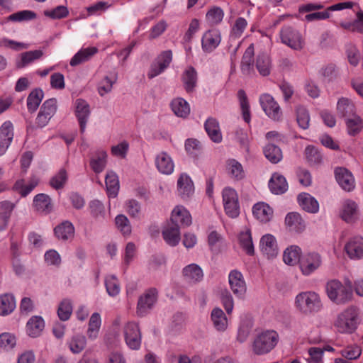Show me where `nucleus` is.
Instances as JSON below:
<instances>
[{
  "mask_svg": "<svg viewBox=\"0 0 363 363\" xmlns=\"http://www.w3.org/2000/svg\"><path fill=\"white\" fill-rule=\"evenodd\" d=\"M341 355L347 359H357L362 354V349L357 345H350L340 351Z\"/></svg>",
  "mask_w": 363,
  "mask_h": 363,
  "instance_id": "obj_60",
  "label": "nucleus"
},
{
  "mask_svg": "<svg viewBox=\"0 0 363 363\" xmlns=\"http://www.w3.org/2000/svg\"><path fill=\"white\" fill-rule=\"evenodd\" d=\"M55 234L58 239L67 240L74 237V228L70 222L65 221L55 228Z\"/></svg>",
  "mask_w": 363,
  "mask_h": 363,
  "instance_id": "obj_34",
  "label": "nucleus"
},
{
  "mask_svg": "<svg viewBox=\"0 0 363 363\" xmlns=\"http://www.w3.org/2000/svg\"><path fill=\"white\" fill-rule=\"evenodd\" d=\"M281 42L294 50H301L305 45L304 39L298 30L284 26L280 31Z\"/></svg>",
  "mask_w": 363,
  "mask_h": 363,
  "instance_id": "obj_5",
  "label": "nucleus"
},
{
  "mask_svg": "<svg viewBox=\"0 0 363 363\" xmlns=\"http://www.w3.org/2000/svg\"><path fill=\"white\" fill-rule=\"evenodd\" d=\"M101 325V318L100 314L99 313H94L89 319L87 330V335L89 339L95 340L98 337Z\"/></svg>",
  "mask_w": 363,
  "mask_h": 363,
  "instance_id": "obj_43",
  "label": "nucleus"
},
{
  "mask_svg": "<svg viewBox=\"0 0 363 363\" xmlns=\"http://www.w3.org/2000/svg\"><path fill=\"white\" fill-rule=\"evenodd\" d=\"M67 180V174L64 169L60 171L52 177L50 180V185L55 189H62Z\"/></svg>",
  "mask_w": 363,
  "mask_h": 363,
  "instance_id": "obj_54",
  "label": "nucleus"
},
{
  "mask_svg": "<svg viewBox=\"0 0 363 363\" xmlns=\"http://www.w3.org/2000/svg\"><path fill=\"white\" fill-rule=\"evenodd\" d=\"M239 240L241 247L246 253L249 255H252L255 250L250 231L247 230L241 233L239 235Z\"/></svg>",
  "mask_w": 363,
  "mask_h": 363,
  "instance_id": "obj_50",
  "label": "nucleus"
},
{
  "mask_svg": "<svg viewBox=\"0 0 363 363\" xmlns=\"http://www.w3.org/2000/svg\"><path fill=\"white\" fill-rule=\"evenodd\" d=\"M172 60V52L171 50H165L161 52L156 62L151 65L147 74L148 78L152 79L163 72L169 67Z\"/></svg>",
  "mask_w": 363,
  "mask_h": 363,
  "instance_id": "obj_10",
  "label": "nucleus"
},
{
  "mask_svg": "<svg viewBox=\"0 0 363 363\" xmlns=\"http://www.w3.org/2000/svg\"><path fill=\"white\" fill-rule=\"evenodd\" d=\"M278 334L274 330H267L259 334L252 344L255 354L262 355L270 352L277 344Z\"/></svg>",
  "mask_w": 363,
  "mask_h": 363,
  "instance_id": "obj_3",
  "label": "nucleus"
},
{
  "mask_svg": "<svg viewBox=\"0 0 363 363\" xmlns=\"http://www.w3.org/2000/svg\"><path fill=\"white\" fill-rule=\"evenodd\" d=\"M298 201L301 208L311 213L318 211L319 203L317 200L308 193H301L298 196Z\"/></svg>",
  "mask_w": 363,
  "mask_h": 363,
  "instance_id": "obj_25",
  "label": "nucleus"
},
{
  "mask_svg": "<svg viewBox=\"0 0 363 363\" xmlns=\"http://www.w3.org/2000/svg\"><path fill=\"white\" fill-rule=\"evenodd\" d=\"M75 104L76 116L79 123L80 131L83 133L85 130L86 122L90 116L89 105L86 101L82 99H77Z\"/></svg>",
  "mask_w": 363,
  "mask_h": 363,
  "instance_id": "obj_19",
  "label": "nucleus"
},
{
  "mask_svg": "<svg viewBox=\"0 0 363 363\" xmlns=\"http://www.w3.org/2000/svg\"><path fill=\"white\" fill-rule=\"evenodd\" d=\"M170 221L172 224L179 228L188 227L192 223L191 214L182 206H177L173 209Z\"/></svg>",
  "mask_w": 363,
  "mask_h": 363,
  "instance_id": "obj_15",
  "label": "nucleus"
},
{
  "mask_svg": "<svg viewBox=\"0 0 363 363\" xmlns=\"http://www.w3.org/2000/svg\"><path fill=\"white\" fill-rule=\"evenodd\" d=\"M185 91L188 93H192L195 91L197 86L198 74L196 69L190 66L183 72L181 77Z\"/></svg>",
  "mask_w": 363,
  "mask_h": 363,
  "instance_id": "obj_20",
  "label": "nucleus"
},
{
  "mask_svg": "<svg viewBox=\"0 0 363 363\" xmlns=\"http://www.w3.org/2000/svg\"><path fill=\"white\" fill-rule=\"evenodd\" d=\"M254 216L262 223L269 222L273 217L272 208L265 203H257L252 208Z\"/></svg>",
  "mask_w": 363,
  "mask_h": 363,
  "instance_id": "obj_24",
  "label": "nucleus"
},
{
  "mask_svg": "<svg viewBox=\"0 0 363 363\" xmlns=\"http://www.w3.org/2000/svg\"><path fill=\"white\" fill-rule=\"evenodd\" d=\"M335 179L342 189L351 191L355 187L352 174L345 167H337L335 170Z\"/></svg>",
  "mask_w": 363,
  "mask_h": 363,
  "instance_id": "obj_14",
  "label": "nucleus"
},
{
  "mask_svg": "<svg viewBox=\"0 0 363 363\" xmlns=\"http://www.w3.org/2000/svg\"><path fill=\"white\" fill-rule=\"evenodd\" d=\"M16 345V337L11 333H3L0 334V347L4 350H10L14 348Z\"/></svg>",
  "mask_w": 363,
  "mask_h": 363,
  "instance_id": "obj_56",
  "label": "nucleus"
},
{
  "mask_svg": "<svg viewBox=\"0 0 363 363\" xmlns=\"http://www.w3.org/2000/svg\"><path fill=\"white\" fill-rule=\"evenodd\" d=\"M269 187L273 194H281L287 190L288 184L284 176L274 173L269 182Z\"/></svg>",
  "mask_w": 363,
  "mask_h": 363,
  "instance_id": "obj_27",
  "label": "nucleus"
},
{
  "mask_svg": "<svg viewBox=\"0 0 363 363\" xmlns=\"http://www.w3.org/2000/svg\"><path fill=\"white\" fill-rule=\"evenodd\" d=\"M345 250L352 259H359L363 257V238L356 236L352 238L345 246Z\"/></svg>",
  "mask_w": 363,
  "mask_h": 363,
  "instance_id": "obj_16",
  "label": "nucleus"
},
{
  "mask_svg": "<svg viewBox=\"0 0 363 363\" xmlns=\"http://www.w3.org/2000/svg\"><path fill=\"white\" fill-rule=\"evenodd\" d=\"M36 18L35 12L30 10H23L13 13L7 17V20L13 22H24L33 20Z\"/></svg>",
  "mask_w": 363,
  "mask_h": 363,
  "instance_id": "obj_49",
  "label": "nucleus"
},
{
  "mask_svg": "<svg viewBox=\"0 0 363 363\" xmlns=\"http://www.w3.org/2000/svg\"><path fill=\"white\" fill-rule=\"evenodd\" d=\"M162 236L169 245L176 246L180 240L179 227L170 223L163 230Z\"/></svg>",
  "mask_w": 363,
  "mask_h": 363,
  "instance_id": "obj_28",
  "label": "nucleus"
},
{
  "mask_svg": "<svg viewBox=\"0 0 363 363\" xmlns=\"http://www.w3.org/2000/svg\"><path fill=\"white\" fill-rule=\"evenodd\" d=\"M223 201L226 214L230 218H237L240 213L237 192L232 188H225L223 191Z\"/></svg>",
  "mask_w": 363,
  "mask_h": 363,
  "instance_id": "obj_6",
  "label": "nucleus"
},
{
  "mask_svg": "<svg viewBox=\"0 0 363 363\" xmlns=\"http://www.w3.org/2000/svg\"><path fill=\"white\" fill-rule=\"evenodd\" d=\"M346 125L348 133L352 135L359 133L363 127L362 119L356 114L346 118Z\"/></svg>",
  "mask_w": 363,
  "mask_h": 363,
  "instance_id": "obj_47",
  "label": "nucleus"
},
{
  "mask_svg": "<svg viewBox=\"0 0 363 363\" xmlns=\"http://www.w3.org/2000/svg\"><path fill=\"white\" fill-rule=\"evenodd\" d=\"M263 152L265 157L272 164H277L283 157L280 147L271 143L264 147Z\"/></svg>",
  "mask_w": 363,
  "mask_h": 363,
  "instance_id": "obj_33",
  "label": "nucleus"
},
{
  "mask_svg": "<svg viewBox=\"0 0 363 363\" xmlns=\"http://www.w3.org/2000/svg\"><path fill=\"white\" fill-rule=\"evenodd\" d=\"M301 253L299 247L291 245L284 252L283 260L286 264L294 266L300 262Z\"/></svg>",
  "mask_w": 363,
  "mask_h": 363,
  "instance_id": "obj_37",
  "label": "nucleus"
},
{
  "mask_svg": "<svg viewBox=\"0 0 363 363\" xmlns=\"http://www.w3.org/2000/svg\"><path fill=\"white\" fill-rule=\"evenodd\" d=\"M238 96L240 101L243 119L246 123H249L250 121V105L245 91L242 89L239 90Z\"/></svg>",
  "mask_w": 363,
  "mask_h": 363,
  "instance_id": "obj_51",
  "label": "nucleus"
},
{
  "mask_svg": "<svg viewBox=\"0 0 363 363\" xmlns=\"http://www.w3.org/2000/svg\"><path fill=\"white\" fill-rule=\"evenodd\" d=\"M0 47L5 48H11L14 50H21L28 48V45L23 43H19L6 38L0 40Z\"/></svg>",
  "mask_w": 363,
  "mask_h": 363,
  "instance_id": "obj_62",
  "label": "nucleus"
},
{
  "mask_svg": "<svg viewBox=\"0 0 363 363\" xmlns=\"http://www.w3.org/2000/svg\"><path fill=\"white\" fill-rule=\"evenodd\" d=\"M205 130L211 140L216 143L222 141L223 137L218 122L213 118H208L204 124Z\"/></svg>",
  "mask_w": 363,
  "mask_h": 363,
  "instance_id": "obj_29",
  "label": "nucleus"
},
{
  "mask_svg": "<svg viewBox=\"0 0 363 363\" xmlns=\"http://www.w3.org/2000/svg\"><path fill=\"white\" fill-rule=\"evenodd\" d=\"M307 160L311 164H318L321 162L322 156L316 148L308 146L305 150Z\"/></svg>",
  "mask_w": 363,
  "mask_h": 363,
  "instance_id": "obj_63",
  "label": "nucleus"
},
{
  "mask_svg": "<svg viewBox=\"0 0 363 363\" xmlns=\"http://www.w3.org/2000/svg\"><path fill=\"white\" fill-rule=\"evenodd\" d=\"M97 52L98 49L96 47H89L81 49L73 56L69 64L72 67L79 65L89 60Z\"/></svg>",
  "mask_w": 363,
  "mask_h": 363,
  "instance_id": "obj_30",
  "label": "nucleus"
},
{
  "mask_svg": "<svg viewBox=\"0 0 363 363\" xmlns=\"http://www.w3.org/2000/svg\"><path fill=\"white\" fill-rule=\"evenodd\" d=\"M296 121L300 128L306 130L309 127L310 116L308 110L303 106L296 108Z\"/></svg>",
  "mask_w": 363,
  "mask_h": 363,
  "instance_id": "obj_52",
  "label": "nucleus"
},
{
  "mask_svg": "<svg viewBox=\"0 0 363 363\" xmlns=\"http://www.w3.org/2000/svg\"><path fill=\"white\" fill-rule=\"evenodd\" d=\"M116 225L118 229L124 235H129L131 233V226L128 218L124 215L116 217Z\"/></svg>",
  "mask_w": 363,
  "mask_h": 363,
  "instance_id": "obj_61",
  "label": "nucleus"
},
{
  "mask_svg": "<svg viewBox=\"0 0 363 363\" xmlns=\"http://www.w3.org/2000/svg\"><path fill=\"white\" fill-rule=\"evenodd\" d=\"M352 283L349 279L345 280V285L336 279L330 280L326 284L328 298L337 304H345L352 299Z\"/></svg>",
  "mask_w": 363,
  "mask_h": 363,
  "instance_id": "obj_1",
  "label": "nucleus"
},
{
  "mask_svg": "<svg viewBox=\"0 0 363 363\" xmlns=\"http://www.w3.org/2000/svg\"><path fill=\"white\" fill-rule=\"evenodd\" d=\"M260 249L268 258L277 257L279 250L275 238L270 234L263 235L260 240Z\"/></svg>",
  "mask_w": 363,
  "mask_h": 363,
  "instance_id": "obj_17",
  "label": "nucleus"
},
{
  "mask_svg": "<svg viewBox=\"0 0 363 363\" xmlns=\"http://www.w3.org/2000/svg\"><path fill=\"white\" fill-rule=\"evenodd\" d=\"M179 195L183 199L189 198L194 193V184L186 174H182L177 181Z\"/></svg>",
  "mask_w": 363,
  "mask_h": 363,
  "instance_id": "obj_23",
  "label": "nucleus"
},
{
  "mask_svg": "<svg viewBox=\"0 0 363 363\" xmlns=\"http://www.w3.org/2000/svg\"><path fill=\"white\" fill-rule=\"evenodd\" d=\"M185 150L189 154L196 155L201 150V144L196 139H187L185 142Z\"/></svg>",
  "mask_w": 363,
  "mask_h": 363,
  "instance_id": "obj_64",
  "label": "nucleus"
},
{
  "mask_svg": "<svg viewBox=\"0 0 363 363\" xmlns=\"http://www.w3.org/2000/svg\"><path fill=\"white\" fill-rule=\"evenodd\" d=\"M171 107L176 116L186 118L190 113V107L188 102L182 98L174 99L171 103Z\"/></svg>",
  "mask_w": 363,
  "mask_h": 363,
  "instance_id": "obj_35",
  "label": "nucleus"
},
{
  "mask_svg": "<svg viewBox=\"0 0 363 363\" xmlns=\"http://www.w3.org/2000/svg\"><path fill=\"white\" fill-rule=\"evenodd\" d=\"M89 209L91 215L96 219L104 218L105 208L99 200H93L89 203Z\"/></svg>",
  "mask_w": 363,
  "mask_h": 363,
  "instance_id": "obj_55",
  "label": "nucleus"
},
{
  "mask_svg": "<svg viewBox=\"0 0 363 363\" xmlns=\"http://www.w3.org/2000/svg\"><path fill=\"white\" fill-rule=\"evenodd\" d=\"M285 224L289 230L301 233L305 229V223L298 213H289L285 218Z\"/></svg>",
  "mask_w": 363,
  "mask_h": 363,
  "instance_id": "obj_26",
  "label": "nucleus"
},
{
  "mask_svg": "<svg viewBox=\"0 0 363 363\" xmlns=\"http://www.w3.org/2000/svg\"><path fill=\"white\" fill-rule=\"evenodd\" d=\"M125 340L132 350L139 349L141 343V333L137 323L130 322L124 328Z\"/></svg>",
  "mask_w": 363,
  "mask_h": 363,
  "instance_id": "obj_9",
  "label": "nucleus"
},
{
  "mask_svg": "<svg viewBox=\"0 0 363 363\" xmlns=\"http://www.w3.org/2000/svg\"><path fill=\"white\" fill-rule=\"evenodd\" d=\"M107 154L105 151L101 150L96 153V156L90 161L91 169L95 173L101 172L106 165Z\"/></svg>",
  "mask_w": 363,
  "mask_h": 363,
  "instance_id": "obj_46",
  "label": "nucleus"
},
{
  "mask_svg": "<svg viewBox=\"0 0 363 363\" xmlns=\"http://www.w3.org/2000/svg\"><path fill=\"white\" fill-rule=\"evenodd\" d=\"M337 113L344 118H349L355 114L354 106L351 101L347 98L340 99L337 105Z\"/></svg>",
  "mask_w": 363,
  "mask_h": 363,
  "instance_id": "obj_39",
  "label": "nucleus"
},
{
  "mask_svg": "<svg viewBox=\"0 0 363 363\" xmlns=\"http://www.w3.org/2000/svg\"><path fill=\"white\" fill-rule=\"evenodd\" d=\"M182 273L187 281L192 282L201 281L203 276L201 268L196 264H191L185 267Z\"/></svg>",
  "mask_w": 363,
  "mask_h": 363,
  "instance_id": "obj_32",
  "label": "nucleus"
},
{
  "mask_svg": "<svg viewBox=\"0 0 363 363\" xmlns=\"http://www.w3.org/2000/svg\"><path fill=\"white\" fill-rule=\"evenodd\" d=\"M357 308L350 306L337 315L334 325L341 333H351L357 328Z\"/></svg>",
  "mask_w": 363,
  "mask_h": 363,
  "instance_id": "obj_2",
  "label": "nucleus"
},
{
  "mask_svg": "<svg viewBox=\"0 0 363 363\" xmlns=\"http://www.w3.org/2000/svg\"><path fill=\"white\" fill-rule=\"evenodd\" d=\"M255 65L260 75L266 77L270 74L271 62L267 54L261 53L258 55L256 59Z\"/></svg>",
  "mask_w": 363,
  "mask_h": 363,
  "instance_id": "obj_44",
  "label": "nucleus"
},
{
  "mask_svg": "<svg viewBox=\"0 0 363 363\" xmlns=\"http://www.w3.org/2000/svg\"><path fill=\"white\" fill-rule=\"evenodd\" d=\"M86 344V337L82 335H77L70 340L69 347L73 353L78 354L85 348Z\"/></svg>",
  "mask_w": 363,
  "mask_h": 363,
  "instance_id": "obj_53",
  "label": "nucleus"
},
{
  "mask_svg": "<svg viewBox=\"0 0 363 363\" xmlns=\"http://www.w3.org/2000/svg\"><path fill=\"white\" fill-rule=\"evenodd\" d=\"M44 97L43 91L41 89H35L28 95L27 99V107L29 111H35Z\"/></svg>",
  "mask_w": 363,
  "mask_h": 363,
  "instance_id": "obj_40",
  "label": "nucleus"
},
{
  "mask_svg": "<svg viewBox=\"0 0 363 363\" xmlns=\"http://www.w3.org/2000/svg\"><path fill=\"white\" fill-rule=\"evenodd\" d=\"M223 16V11L220 8L214 7L207 12L206 18L210 25L214 26L222 21Z\"/></svg>",
  "mask_w": 363,
  "mask_h": 363,
  "instance_id": "obj_57",
  "label": "nucleus"
},
{
  "mask_svg": "<svg viewBox=\"0 0 363 363\" xmlns=\"http://www.w3.org/2000/svg\"><path fill=\"white\" fill-rule=\"evenodd\" d=\"M105 285L108 294L111 296L118 295L120 292V285L114 275H109L105 279Z\"/></svg>",
  "mask_w": 363,
  "mask_h": 363,
  "instance_id": "obj_59",
  "label": "nucleus"
},
{
  "mask_svg": "<svg viewBox=\"0 0 363 363\" xmlns=\"http://www.w3.org/2000/svg\"><path fill=\"white\" fill-rule=\"evenodd\" d=\"M155 164L160 172L170 174L174 171V163L171 157L166 152L160 153L155 158Z\"/></svg>",
  "mask_w": 363,
  "mask_h": 363,
  "instance_id": "obj_22",
  "label": "nucleus"
},
{
  "mask_svg": "<svg viewBox=\"0 0 363 363\" xmlns=\"http://www.w3.org/2000/svg\"><path fill=\"white\" fill-rule=\"evenodd\" d=\"M72 312V306L71 301L68 299L63 300L60 303L57 310L59 318L62 321L67 320L69 318Z\"/></svg>",
  "mask_w": 363,
  "mask_h": 363,
  "instance_id": "obj_58",
  "label": "nucleus"
},
{
  "mask_svg": "<svg viewBox=\"0 0 363 363\" xmlns=\"http://www.w3.org/2000/svg\"><path fill=\"white\" fill-rule=\"evenodd\" d=\"M105 182L109 196L116 197L119 190V181L116 174L113 171L108 172Z\"/></svg>",
  "mask_w": 363,
  "mask_h": 363,
  "instance_id": "obj_41",
  "label": "nucleus"
},
{
  "mask_svg": "<svg viewBox=\"0 0 363 363\" xmlns=\"http://www.w3.org/2000/svg\"><path fill=\"white\" fill-rule=\"evenodd\" d=\"M220 34L218 30L206 32L202 38V48L206 52H212L220 43Z\"/></svg>",
  "mask_w": 363,
  "mask_h": 363,
  "instance_id": "obj_21",
  "label": "nucleus"
},
{
  "mask_svg": "<svg viewBox=\"0 0 363 363\" xmlns=\"http://www.w3.org/2000/svg\"><path fill=\"white\" fill-rule=\"evenodd\" d=\"M45 325V320L42 316L33 315L26 323V334L33 338L38 337L42 334Z\"/></svg>",
  "mask_w": 363,
  "mask_h": 363,
  "instance_id": "obj_18",
  "label": "nucleus"
},
{
  "mask_svg": "<svg viewBox=\"0 0 363 363\" xmlns=\"http://www.w3.org/2000/svg\"><path fill=\"white\" fill-rule=\"evenodd\" d=\"M322 263L320 255L317 252H309L300 261V268L304 275H310L318 269Z\"/></svg>",
  "mask_w": 363,
  "mask_h": 363,
  "instance_id": "obj_11",
  "label": "nucleus"
},
{
  "mask_svg": "<svg viewBox=\"0 0 363 363\" xmlns=\"http://www.w3.org/2000/svg\"><path fill=\"white\" fill-rule=\"evenodd\" d=\"M254 48L250 45L245 50L241 61V71L244 75H250L253 72Z\"/></svg>",
  "mask_w": 363,
  "mask_h": 363,
  "instance_id": "obj_31",
  "label": "nucleus"
},
{
  "mask_svg": "<svg viewBox=\"0 0 363 363\" xmlns=\"http://www.w3.org/2000/svg\"><path fill=\"white\" fill-rule=\"evenodd\" d=\"M259 102L263 111L270 118L276 121L281 119L282 112L281 108L271 95L262 94L259 98Z\"/></svg>",
  "mask_w": 363,
  "mask_h": 363,
  "instance_id": "obj_8",
  "label": "nucleus"
},
{
  "mask_svg": "<svg viewBox=\"0 0 363 363\" xmlns=\"http://www.w3.org/2000/svg\"><path fill=\"white\" fill-rule=\"evenodd\" d=\"M229 284L233 294L238 297H242L247 290L246 284L240 272L233 270L228 276Z\"/></svg>",
  "mask_w": 363,
  "mask_h": 363,
  "instance_id": "obj_13",
  "label": "nucleus"
},
{
  "mask_svg": "<svg viewBox=\"0 0 363 363\" xmlns=\"http://www.w3.org/2000/svg\"><path fill=\"white\" fill-rule=\"evenodd\" d=\"M296 306L300 311L307 314L319 311L321 308V302L318 294L306 291L296 296Z\"/></svg>",
  "mask_w": 363,
  "mask_h": 363,
  "instance_id": "obj_4",
  "label": "nucleus"
},
{
  "mask_svg": "<svg viewBox=\"0 0 363 363\" xmlns=\"http://www.w3.org/2000/svg\"><path fill=\"white\" fill-rule=\"evenodd\" d=\"M16 307L14 297L10 294L0 296V315H6L11 313Z\"/></svg>",
  "mask_w": 363,
  "mask_h": 363,
  "instance_id": "obj_45",
  "label": "nucleus"
},
{
  "mask_svg": "<svg viewBox=\"0 0 363 363\" xmlns=\"http://www.w3.org/2000/svg\"><path fill=\"white\" fill-rule=\"evenodd\" d=\"M357 213V206L356 203L351 200H347L342 205L341 212L342 218L347 223L353 221Z\"/></svg>",
  "mask_w": 363,
  "mask_h": 363,
  "instance_id": "obj_38",
  "label": "nucleus"
},
{
  "mask_svg": "<svg viewBox=\"0 0 363 363\" xmlns=\"http://www.w3.org/2000/svg\"><path fill=\"white\" fill-rule=\"evenodd\" d=\"M13 125L10 121H5L0 127V156L4 155L13 138Z\"/></svg>",
  "mask_w": 363,
  "mask_h": 363,
  "instance_id": "obj_12",
  "label": "nucleus"
},
{
  "mask_svg": "<svg viewBox=\"0 0 363 363\" xmlns=\"http://www.w3.org/2000/svg\"><path fill=\"white\" fill-rule=\"evenodd\" d=\"M157 289L150 288L140 296L137 306L138 315L144 316L152 308L157 301Z\"/></svg>",
  "mask_w": 363,
  "mask_h": 363,
  "instance_id": "obj_7",
  "label": "nucleus"
},
{
  "mask_svg": "<svg viewBox=\"0 0 363 363\" xmlns=\"http://www.w3.org/2000/svg\"><path fill=\"white\" fill-rule=\"evenodd\" d=\"M43 55V52L40 50H33L23 52L18 59L16 60V67L23 68L32 63L35 60L39 59Z\"/></svg>",
  "mask_w": 363,
  "mask_h": 363,
  "instance_id": "obj_42",
  "label": "nucleus"
},
{
  "mask_svg": "<svg viewBox=\"0 0 363 363\" xmlns=\"http://www.w3.org/2000/svg\"><path fill=\"white\" fill-rule=\"evenodd\" d=\"M211 320L213 326L218 331H224L228 327L225 314L219 308H216L211 311Z\"/></svg>",
  "mask_w": 363,
  "mask_h": 363,
  "instance_id": "obj_36",
  "label": "nucleus"
},
{
  "mask_svg": "<svg viewBox=\"0 0 363 363\" xmlns=\"http://www.w3.org/2000/svg\"><path fill=\"white\" fill-rule=\"evenodd\" d=\"M227 169L230 176L237 180H240L245 177L242 164L235 160L228 161Z\"/></svg>",
  "mask_w": 363,
  "mask_h": 363,
  "instance_id": "obj_48",
  "label": "nucleus"
}]
</instances>
